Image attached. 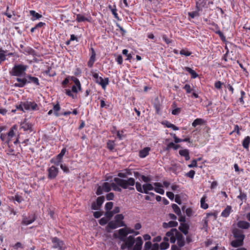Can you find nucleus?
I'll return each mask as SVG.
<instances>
[{
  "label": "nucleus",
  "instance_id": "f257e3e1",
  "mask_svg": "<svg viewBox=\"0 0 250 250\" xmlns=\"http://www.w3.org/2000/svg\"><path fill=\"white\" fill-rule=\"evenodd\" d=\"M116 184L124 189H128L130 191H134V185L136 190L140 192L143 193V186L139 182H135L133 178H127V179H121L115 177L113 180Z\"/></svg>",
  "mask_w": 250,
  "mask_h": 250
},
{
  "label": "nucleus",
  "instance_id": "f03ea898",
  "mask_svg": "<svg viewBox=\"0 0 250 250\" xmlns=\"http://www.w3.org/2000/svg\"><path fill=\"white\" fill-rule=\"evenodd\" d=\"M232 233L235 239L231 242V245L235 248L242 246L245 238L243 231L238 229H235Z\"/></svg>",
  "mask_w": 250,
  "mask_h": 250
},
{
  "label": "nucleus",
  "instance_id": "7ed1b4c3",
  "mask_svg": "<svg viewBox=\"0 0 250 250\" xmlns=\"http://www.w3.org/2000/svg\"><path fill=\"white\" fill-rule=\"evenodd\" d=\"M27 65L21 64H16L12 68V70L10 72L11 76L20 77L25 74V71L28 68Z\"/></svg>",
  "mask_w": 250,
  "mask_h": 250
},
{
  "label": "nucleus",
  "instance_id": "20e7f679",
  "mask_svg": "<svg viewBox=\"0 0 250 250\" xmlns=\"http://www.w3.org/2000/svg\"><path fill=\"white\" fill-rule=\"evenodd\" d=\"M51 240L53 243V248L58 249V250H64L65 247L63 241L57 237H51Z\"/></svg>",
  "mask_w": 250,
  "mask_h": 250
},
{
  "label": "nucleus",
  "instance_id": "39448f33",
  "mask_svg": "<svg viewBox=\"0 0 250 250\" xmlns=\"http://www.w3.org/2000/svg\"><path fill=\"white\" fill-rule=\"evenodd\" d=\"M22 105L24 106V109L25 111H34L38 110V105L34 101H23Z\"/></svg>",
  "mask_w": 250,
  "mask_h": 250
},
{
  "label": "nucleus",
  "instance_id": "423d86ee",
  "mask_svg": "<svg viewBox=\"0 0 250 250\" xmlns=\"http://www.w3.org/2000/svg\"><path fill=\"white\" fill-rule=\"evenodd\" d=\"M47 177L49 179L52 180L56 178L59 173V168L55 166H52L49 167L47 170Z\"/></svg>",
  "mask_w": 250,
  "mask_h": 250
},
{
  "label": "nucleus",
  "instance_id": "0eeeda50",
  "mask_svg": "<svg viewBox=\"0 0 250 250\" xmlns=\"http://www.w3.org/2000/svg\"><path fill=\"white\" fill-rule=\"evenodd\" d=\"M179 233L176 229L172 228L166 233V235L168 237L170 243L174 244L176 242V238Z\"/></svg>",
  "mask_w": 250,
  "mask_h": 250
},
{
  "label": "nucleus",
  "instance_id": "6e6552de",
  "mask_svg": "<svg viewBox=\"0 0 250 250\" xmlns=\"http://www.w3.org/2000/svg\"><path fill=\"white\" fill-rule=\"evenodd\" d=\"M89 59L87 62V65L89 67H93V64L96 61V54L93 48L91 47L90 49Z\"/></svg>",
  "mask_w": 250,
  "mask_h": 250
},
{
  "label": "nucleus",
  "instance_id": "1a4fd4ad",
  "mask_svg": "<svg viewBox=\"0 0 250 250\" xmlns=\"http://www.w3.org/2000/svg\"><path fill=\"white\" fill-rule=\"evenodd\" d=\"M71 79L75 84V85L72 86L71 91L74 93H77L78 91V90L80 91L82 90L80 82L78 79L74 77H72Z\"/></svg>",
  "mask_w": 250,
  "mask_h": 250
},
{
  "label": "nucleus",
  "instance_id": "9d476101",
  "mask_svg": "<svg viewBox=\"0 0 250 250\" xmlns=\"http://www.w3.org/2000/svg\"><path fill=\"white\" fill-rule=\"evenodd\" d=\"M16 81L18 83L14 84V86L16 87H23L27 83V80L25 78H17Z\"/></svg>",
  "mask_w": 250,
  "mask_h": 250
},
{
  "label": "nucleus",
  "instance_id": "9b49d317",
  "mask_svg": "<svg viewBox=\"0 0 250 250\" xmlns=\"http://www.w3.org/2000/svg\"><path fill=\"white\" fill-rule=\"evenodd\" d=\"M35 219L36 217L34 214L29 216L28 217H23L22 221V224L27 226L32 224L33 222H34Z\"/></svg>",
  "mask_w": 250,
  "mask_h": 250
},
{
  "label": "nucleus",
  "instance_id": "f8f14e48",
  "mask_svg": "<svg viewBox=\"0 0 250 250\" xmlns=\"http://www.w3.org/2000/svg\"><path fill=\"white\" fill-rule=\"evenodd\" d=\"M177 240V245L179 247H183L185 245V240L183 235L179 232L176 238Z\"/></svg>",
  "mask_w": 250,
  "mask_h": 250
},
{
  "label": "nucleus",
  "instance_id": "ddd939ff",
  "mask_svg": "<svg viewBox=\"0 0 250 250\" xmlns=\"http://www.w3.org/2000/svg\"><path fill=\"white\" fill-rule=\"evenodd\" d=\"M154 188L153 190L157 193L160 194H164L165 193L164 190L162 188L163 186L161 183L159 182H156L153 184Z\"/></svg>",
  "mask_w": 250,
  "mask_h": 250
},
{
  "label": "nucleus",
  "instance_id": "4468645a",
  "mask_svg": "<svg viewBox=\"0 0 250 250\" xmlns=\"http://www.w3.org/2000/svg\"><path fill=\"white\" fill-rule=\"evenodd\" d=\"M179 229L185 235H187L188 233L189 225L186 223H181Z\"/></svg>",
  "mask_w": 250,
  "mask_h": 250
},
{
  "label": "nucleus",
  "instance_id": "2eb2a0df",
  "mask_svg": "<svg viewBox=\"0 0 250 250\" xmlns=\"http://www.w3.org/2000/svg\"><path fill=\"white\" fill-rule=\"evenodd\" d=\"M124 241L126 243V245H127V248L128 249H131L135 243L134 237L131 235L129 236L126 238H125V240Z\"/></svg>",
  "mask_w": 250,
  "mask_h": 250
},
{
  "label": "nucleus",
  "instance_id": "dca6fc26",
  "mask_svg": "<svg viewBox=\"0 0 250 250\" xmlns=\"http://www.w3.org/2000/svg\"><path fill=\"white\" fill-rule=\"evenodd\" d=\"M124 218V217L122 214H117L115 216V221L118 224V226H119V227L125 226V224L123 221Z\"/></svg>",
  "mask_w": 250,
  "mask_h": 250
},
{
  "label": "nucleus",
  "instance_id": "f3484780",
  "mask_svg": "<svg viewBox=\"0 0 250 250\" xmlns=\"http://www.w3.org/2000/svg\"><path fill=\"white\" fill-rule=\"evenodd\" d=\"M208 0H198L196 2V9L198 11H202L203 8L207 5Z\"/></svg>",
  "mask_w": 250,
  "mask_h": 250
},
{
  "label": "nucleus",
  "instance_id": "a211bd4d",
  "mask_svg": "<svg viewBox=\"0 0 250 250\" xmlns=\"http://www.w3.org/2000/svg\"><path fill=\"white\" fill-rule=\"evenodd\" d=\"M97 84L101 85L103 89H105L106 86L109 84V78H105L103 79L102 77H100V81L97 82Z\"/></svg>",
  "mask_w": 250,
  "mask_h": 250
},
{
  "label": "nucleus",
  "instance_id": "6ab92c4d",
  "mask_svg": "<svg viewBox=\"0 0 250 250\" xmlns=\"http://www.w3.org/2000/svg\"><path fill=\"white\" fill-rule=\"evenodd\" d=\"M62 159L57 155L55 157H53L50 160V162L51 164H53L55 166H60V165L62 164L61 163H62Z\"/></svg>",
  "mask_w": 250,
  "mask_h": 250
},
{
  "label": "nucleus",
  "instance_id": "aec40b11",
  "mask_svg": "<svg viewBox=\"0 0 250 250\" xmlns=\"http://www.w3.org/2000/svg\"><path fill=\"white\" fill-rule=\"evenodd\" d=\"M119 238L121 241H125V238L127 235V229L123 228L118 230Z\"/></svg>",
  "mask_w": 250,
  "mask_h": 250
},
{
  "label": "nucleus",
  "instance_id": "412c9836",
  "mask_svg": "<svg viewBox=\"0 0 250 250\" xmlns=\"http://www.w3.org/2000/svg\"><path fill=\"white\" fill-rule=\"evenodd\" d=\"M22 53L25 55H31L33 56H37L36 51L30 47H26L23 48Z\"/></svg>",
  "mask_w": 250,
  "mask_h": 250
},
{
  "label": "nucleus",
  "instance_id": "4be33fe9",
  "mask_svg": "<svg viewBox=\"0 0 250 250\" xmlns=\"http://www.w3.org/2000/svg\"><path fill=\"white\" fill-rule=\"evenodd\" d=\"M118 227H120L118 226V224L117 222L115 221H111L108 222L107 226L106 227V229L108 232H109L110 229H115Z\"/></svg>",
  "mask_w": 250,
  "mask_h": 250
},
{
  "label": "nucleus",
  "instance_id": "5701e85b",
  "mask_svg": "<svg viewBox=\"0 0 250 250\" xmlns=\"http://www.w3.org/2000/svg\"><path fill=\"white\" fill-rule=\"evenodd\" d=\"M27 78L28 80H27V83H33L34 84H35L37 86H38L40 85L39 83V80L38 78L33 77L30 75H28L27 76Z\"/></svg>",
  "mask_w": 250,
  "mask_h": 250
},
{
  "label": "nucleus",
  "instance_id": "b1692460",
  "mask_svg": "<svg viewBox=\"0 0 250 250\" xmlns=\"http://www.w3.org/2000/svg\"><path fill=\"white\" fill-rule=\"evenodd\" d=\"M32 124L27 122L26 120L24 121L21 125V128L24 131L31 130L32 128Z\"/></svg>",
  "mask_w": 250,
  "mask_h": 250
},
{
  "label": "nucleus",
  "instance_id": "393cba45",
  "mask_svg": "<svg viewBox=\"0 0 250 250\" xmlns=\"http://www.w3.org/2000/svg\"><path fill=\"white\" fill-rule=\"evenodd\" d=\"M150 150V148L149 147H145L144 149L140 150L139 151V156L141 158H144L147 156Z\"/></svg>",
  "mask_w": 250,
  "mask_h": 250
},
{
  "label": "nucleus",
  "instance_id": "a878e982",
  "mask_svg": "<svg viewBox=\"0 0 250 250\" xmlns=\"http://www.w3.org/2000/svg\"><path fill=\"white\" fill-rule=\"evenodd\" d=\"M237 226L239 228L242 229H248L250 227L249 222L245 221H239L237 223Z\"/></svg>",
  "mask_w": 250,
  "mask_h": 250
},
{
  "label": "nucleus",
  "instance_id": "bb28decb",
  "mask_svg": "<svg viewBox=\"0 0 250 250\" xmlns=\"http://www.w3.org/2000/svg\"><path fill=\"white\" fill-rule=\"evenodd\" d=\"M250 144V137L247 136L242 141V145L243 147L247 150L249 149V146Z\"/></svg>",
  "mask_w": 250,
  "mask_h": 250
},
{
  "label": "nucleus",
  "instance_id": "cd10ccee",
  "mask_svg": "<svg viewBox=\"0 0 250 250\" xmlns=\"http://www.w3.org/2000/svg\"><path fill=\"white\" fill-rule=\"evenodd\" d=\"M231 211V207L230 206H227L226 208L221 212V216L223 217H228Z\"/></svg>",
  "mask_w": 250,
  "mask_h": 250
},
{
  "label": "nucleus",
  "instance_id": "c85d7f7f",
  "mask_svg": "<svg viewBox=\"0 0 250 250\" xmlns=\"http://www.w3.org/2000/svg\"><path fill=\"white\" fill-rule=\"evenodd\" d=\"M143 192L145 193H148V191L152 190L154 187L152 185L149 183L145 184L143 185Z\"/></svg>",
  "mask_w": 250,
  "mask_h": 250
},
{
  "label": "nucleus",
  "instance_id": "c756f323",
  "mask_svg": "<svg viewBox=\"0 0 250 250\" xmlns=\"http://www.w3.org/2000/svg\"><path fill=\"white\" fill-rule=\"evenodd\" d=\"M29 13L30 15L32 16L31 20L33 21L39 20L42 17V15L37 13L34 10H30Z\"/></svg>",
  "mask_w": 250,
  "mask_h": 250
},
{
  "label": "nucleus",
  "instance_id": "7c9ffc66",
  "mask_svg": "<svg viewBox=\"0 0 250 250\" xmlns=\"http://www.w3.org/2000/svg\"><path fill=\"white\" fill-rule=\"evenodd\" d=\"M179 154L185 157L186 161H188L190 159V156L189 155V151L188 149H185L180 150L179 151Z\"/></svg>",
  "mask_w": 250,
  "mask_h": 250
},
{
  "label": "nucleus",
  "instance_id": "2f4dec72",
  "mask_svg": "<svg viewBox=\"0 0 250 250\" xmlns=\"http://www.w3.org/2000/svg\"><path fill=\"white\" fill-rule=\"evenodd\" d=\"M178 223L174 221H170L168 223L164 222L163 223V227L165 229L176 227Z\"/></svg>",
  "mask_w": 250,
  "mask_h": 250
},
{
  "label": "nucleus",
  "instance_id": "473e14b6",
  "mask_svg": "<svg viewBox=\"0 0 250 250\" xmlns=\"http://www.w3.org/2000/svg\"><path fill=\"white\" fill-rule=\"evenodd\" d=\"M207 198V195H204L200 200L201 208L205 209H207L208 207V204L206 203Z\"/></svg>",
  "mask_w": 250,
  "mask_h": 250
},
{
  "label": "nucleus",
  "instance_id": "72a5a7b5",
  "mask_svg": "<svg viewBox=\"0 0 250 250\" xmlns=\"http://www.w3.org/2000/svg\"><path fill=\"white\" fill-rule=\"evenodd\" d=\"M184 70L188 72L191 75V78L193 79H195L198 76L196 72L189 67H185Z\"/></svg>",
  "mask_w": 250,
  "mask_h": 250
},
{
  "label": "nucleus",
  "instance_id": "f704fd0d",
  "mask_svg": "<svg viewBox=\"0 0 250 250\" xmlns=\"http://www.w3.org/2000/svg\"><path fill=\"white\" fill-rule=\"evenodd\" d=\"M143 242L142 238L140 236L137 237L135 240V245L134 247L138 248L140 249H142V246L143 245Z\"/></svg>",
  "mask_w": 250,
  "mask_h": 250
},
{
  "label": "nucleus",
  "instance_id": "c9c22d12",
  "mask_svg": "<svg viewBox=\"0 0 250 250\" xmlns=\"http://www.w3.org/2000/svg\"><path fill=\"white\" fill-rule=\"evenodd\" d=\"M109 9L112 12V14L114 15V17L116 19L119 20V17L118 15V14L117 13V9L115 5L112 6L111 5H109L108 6Z\"/></svg>",
  "mask_w": 250,
  "mask_h": 250
},
{
  "label": "nucleus",
  "instance_id": "e433bc0d",
  "mask_svg": "<svg viewBox=\"0 0 250 250\" xmlns=\"http://www.w3.org/2000/svg\"><path fill=\"white\" fill-rule=\"evenodd\" d=\"M103 188L105 192H108L111 189V184L108 182H104L102 185Z\"/></svg>",
  "mask_w": 250,
  "mask_h": 250
},
{
  "label": "nucleus",
  "instance_id": "4c0bfd02",
  "mask_svg": "<svg viewBox=\"0 0 250 250\" xmlns=\"http://www.w3.org/2000/svg\"><path fill=\"white\" fill-rule=\"evenodd\" d=\"M204 123V121L203 119L201 118H197L195 119L193 123H192V126L195 127L196 126L198 125H201Z\"/></svg>",
  "mask_w": 250,
  "mask_h": 250
},
{
  "label": "nucleus",
  "instance_id": "58836bf2",
  "mask_svg": "<svg viewBox=\"0 0 250 250\" xmlns=\"http://www.w3.org/2000/svg\"><path fill=\"white\" fill-rule=\"evenodd\" d=\"M53 110H54V114L57 117H58L60 116V114L59 113L58 111L60 110L61 107L60 105L58 102L57 104H54L53 105Z\"/></svg>",
  "mask_w": 250,
  "mask_h": 250
},
{
  "label": "nucleus",
  "instance_id": "ea45409f",
  "mask_svg": "<svg viewBox=\"0 0 250 250\" xmlns=\"http://www.w3.org/2000/svg\"><path fill=\"white\" fill-rule=\"evenodd\" d=\"M114 183H111L112 188L113 190L115 191H118L121 192L122 191V188H123L120 186H118L116 183L114 181Z\"/></svg>",
  "mask_w": 250,
  "mask_h": 250
},
{
  "label": "nucleus",
  "instance_id": "a19ab883",
  "mask_svg": "<svg viewBox=\"0 0 250 250\" xmlns=\"http://www.w3.org/2000/svg\"><path fill=\"white\" fill-rule=\"evenodd\" d=\"M200 11H198V9H196V10L195 11L188 12V15L192 19H194L196 17H199L200 16V14L199 13V12Z\"/></svg>",
  "mask_w": 250,
  "mask_h": 250
},
{
  "label": "nucleus",
  "instance_id": "79ce46f5",
  "mask_svg": "<svg viewBox=\"0 0 250 250\" xmlns=\"http://www.w3.org/2000/svg\"><path fill=\"white\" fill-rule=\"evenodd\" d=\"M115 147V143L114 141L108 140L107 142V147L111 151H113Z\"/></svg>",
  "mask_w": 250,
  "mask_h": 250
},
{
  "label": "nucleus",
  "instance_id": "37998d69",
  "mask_svg": "<svg viewBox=\"0 0 250 250\" xmlns=\"http://www.w3.org/2000/svg\"><path fill=\"white\" fill-rule=\"evenodd\" d=\"M91 73H92V75L94 79V81L96 83H97V82H99L100 78L101 77L99 76V74L98 73L94 72L93 71H91Z\"/></svg>",
  "mask_w": 250,
  "mask_h": 250
},
{
  "label": "nucleus",
  "instance_id": "c03bdc74",
  "mask_svg": "<svg viewBox=\"0 0 250 250\" xmlns=\"http://www.w3.org/2000/svg\"><path fill=\"white\" fill-rule=\"evenodd\" d=\"M169 246V244L167 242L163 241L160 243V248L161 250H165L167 249Z\"/></svg>",
  "mask_w": 250,
  "mask_h": 250
},
{
  "label": "nucleus",
  "instance_id": "a18cd8bd",
  "mask_svg": "<svg viewBox=\"0 0 250 250\" xmlns=\"http://www.w3.org/2000/svg\"><path fill=\"white\" fill-rule=\"evenodd\" d=\"M104 201V196H100L97 198L96 200V204L98 208H100L103 204Z\"/></svg>",
  "mask_w": 250,
  "mask_h": 250
},
{
  "label": "nucleus",
  "instance_id": "49530a36",
  "mask_svg": "<svg viewBox=\"0 0 250 250\" xmlns=\"http://www.w3.org/2000/svg\"><path fill=\"white\" fill-rule=\"evenodd\" d=\"M5 51L2 48H0V62H3L6 60Z\"/></svg>",
  "mask_w": 250,
  "mask_h": 250
},
{
  "label": "nucleus",
  "instance_id": "de8ad7c7",
  "mask_svg": "<svg viewBox=\"0 0 250 250\" xmlns=\"http://www.w3.org/2000/svg\"><path fill=\"white\" fill-rule=\"evenodd\" d=\"M76 21L79 22H83L86 21H88L87 19L81 14H78L76 17Z\"/></svg>",
  "mask_w": 250,
  "mask_h": 250
},
{
  "label": "nucleus",
  "instance_id": "09e8293b",
  "mask_svg": "<svg viewBox=\"0 0 250 250\" xmlns=\"http://www.w3.org/2000/svg\"><path fill=\"white\" fill-rule=\"evenodd\" d=\"M172 208L174 211V212L177 215H180L181 214V211L180 208L176 204H173L172 205Z\"/></svg>",
  "mask_w": 250,
  "mask_h": 250
},
{
  "label": "nucleus",
  "instance_id": "8fccbe9b",
  "mask_svg": "<svg viewBox=\"0 0 250 250\" xmlns=\"http://www.w3.org/2000/svg\"><path fill=\"white\" fill-rule=\"evenodd\" d=\"M180 54L181 55L188 57L189 56L192 54V52L188 51L187 49H183L180 51Z\"/></svg>",
  "mask_w": 250,
  "mask_h": 250
},
{
  "label": "nucleus",
  "instance_id": "3c124183",
  "mask_svg": "<svg viewBox=\"0 0 250 250\" xmlns=\"http://www.w3.org/2000/svg\"><path fill=\"white\" fill-rule=\"evenodd\" d=\"M60 167L64 173H69L70 172L69 168L65 164H61Z\"/></svg>",
  "mask_w": 250,
  "mask_h": 250
},
{
  "label": "nucleus",
  "instance_id": "603ef678",
  "mask_svg": "<svg viewBox=\"0 0 250 250\" xmlns=\"http://www.w3.org/2000/svg\"><path fill=\"white\" fill-rule=\"evenodd\" d=\"M183 88L186 90L187 93H190L192 90V88L189 84H186Z\"/></svg>",
  "mask_w": 250,
  "mask_h": 250
},
{
  "label": "nucleus",
  "instance_id": "864d4df0",
  "mask_svg": "<svg viewBox=\"0 0 250 250\" xmlns=\"http://www.w3.org/2000/svg\"><path fill=\"white\" fill-rule=\"evenodd\" d=\"M23 102H21L19 104L16 105V109L25 112V110L24 109V106L22 105Z\"/></svg>",
  "mask_w": 250,
  "mask_h": 250
},
{
  "label": "nucleus",
  "instance_id": "5fc2aeb1",
  "mask_svg": "<svg viewBox=\"0 0 250 250\" xmlns=\"http://www.w3.org/2000/svg\"><path fill=\"white\" fill-rule=\"evenodd\" d=\"M108 219L106 217H103L99 220V224L102 226H104L107 224Z\"/></svg>",
  "mask_w": 250,
  "mask_h": 250
},
{
  "label": "nucleus",
  "instance_id": "6e6d98bb",
  "mask_svg": "<svg viewBox=\"0 0 250 250\" xmlns=\"http://www.w3.org/2000/svg\"><path fill=\"white\" fill-rule=\"evenodd\" d=\"M113 203L111 202H107L105 205V208L106 210H110L113 207Z\"/></svg>",
  "mask_w": 250,
  "mask_h": 250
},
{
  "label": "nucleus",
  "instance_id": "4d7b16f0",
  "mask_svg": "<svg viewBox=\"0 0 250 250\" xmlns=\"http://www.w3.org/2000/svg\"><path fill=\"white\" fill-rule=\"evenodd\" d=\"M197 167V160L194 159L192 161L191 163L188 165V167L189 168H192Z\"/></svg>",
  "mask_w": 250,
  "mask_h": 250
},
{
  "label": "nucleus",
  "instance_id": "13d9d810",
  "mask_svg": "<svg viewBox=\"0 0 250 250\" xmlns=\"http://www.w3.org/2000/svg\"><path fill=\"white\" fill-rule=\"evenodd\" d=\"M109 106V104H106L104 99H102L100 101V107L101 108L105 107V108H108Z\"/></svg>",
  "mask_w": 250,
  "mask_h": 250
},
{
  "label": "nucleus",
  "instance_id": "bf43d9fd",
  "mask_svg": "<svg viewBox=\"0 0 250 250\" xmlns=\"http://www.w3.org/2000/svg\"><path fill=\"white\" fill-rule=\"evenodd\" d=\"M181 110V109L179 107L175 108L172 110L171 113L172 115H177L180 113Z\"/></svg>",
  "mask_w": 250,
  "mask_h": 250
},
{
  "label": "nucleus",
  "instance_id": "052dcab7",
  "mask_svg": "<svg viewBox=\"0 0 250 250\" xmlns=\"http://www.w3.org/2000/svg\"><path fill=\"white\" fill-rule=\"evenodd\" d=\"M195 171H194L193 170H190L189 172H188L186 174V176L190 178H193V177L195 175Z\"/></svg>",
  "mask_w": 250,
  "mask_h": 250
},
{
  "label": "nucleus",
  "instance_id": "680f3d73",
  "mask_svg": "<svg viewBox=\"0 0 250 250\" xmlns=\"http://www.w3.org/2000/svg\"><path fill=\"white\" fill-rule=\"evenodd\" d=\"M152 246L151 242L150 241L146 242L145 244V250H149L150 249Z\"/></svg>",
  "mask_w": 250,
  "mask_h": 250
},
{
  "label": "nucleus",
  "instance_id": "e2e57ef3",
  "mask_svg": "<svg viewBox=\"0 0 250 250\" xmlns=\"http://www.w3.org/2000/svg\"><path fill=\"white\" fill-rule=\"evenodd\" d=\"M162 38L167 44H169L171 42V40L168 39L166 35H163Z\"/></svg>",
  "mask_w": 250,
  "mask_h": 250
},
{
  "label": "nucleus",
  "instance_id": "0e129e2a",
  "mask_svg": "<svg viewBox=\"0 0 250 250\" xmlns=\"http://www.w3.org/2000/svg\"><path fill=\"white\" fill-rule=\"evenodd\" d=\"M114 197V193L112 192H110L106 194V198L107 200H113Z\"/></svg>",
  "mask_w": 250,
  "mask_h": 250
},
{
  "label": "nucleus",
  "instance_id": "69168bd1",
  "mask_svg": "<svg viewBox=\"0 0 250 250\" xmlns=\"http://www.w3.org/2000/svg\"><path fill=\"white\" fill-rule=\"evenodd\" d=\"M154 107L156 110V113L159 114H160V111L161 110V105L160 104H154Z\"/></svg>",
  "mask_w": 250,
  "mask_h": 250
},
{
  "label": "nucleus",
  "instance_id": "338daca9",
  "mask_svg": "<svg viewBox=\"0 0 250 250\" xmlns=\"http://www.w3.org/2000/svg\"><path fill=\"white\" fill-rule=\"evenodd\" d=\"M65 91L66 94L68 96L72 98L73 99L75 98V97H76V96H75L74 94L72 93V91H71L70 89H66Z\"/></svg>",
  "mask_w": 250,
  "mask_h": 250
},
{
  "label": "nucleus",
  "instance_id": "774afa93",
  "mask_svg": "<svg viewBox=\"0 0 250 250\" xmlns=\"http://www.w3.org/2000/svg\"><path fill=\"white\" fill-rule=\"evenodd\" d=\"M141 179L144 182L146 183L149 182L151 180V179L149 177L146 176L145 175H142L141 177Z\"/></svg>",
  "mask_w": 250,
  "mask_h": 250
}]
</instances>
